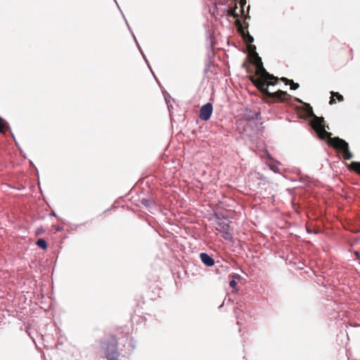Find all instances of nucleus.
Instances as JSON below:
<instances>
[{
  "label": "nucleus",
  "mask_w": 360,
  "mask_h": 360,
  "mask_svg": "<svg viewBox=\"0 0 360 360\" xmlns=\"http://www.w3.org/2000/svg\"><path fill=\"white\" fill-rule=\"evenodd\" d=\"M39 232H40L39 229L37 230V233H39Z\"/></svg>",
  "instance_id": "31"
},
{
  "label": "nucleus",
  "mask_w": 360,
  "mask_h": 360,
  "mask_svg": "<svg viewBox=\"0 0 360 360\" xmlns=\"http://www.w3.org/2000/svg\"><path fill=\"white\" fill-rule=\"evenodd\" d=\"M297 101H298V102H300V103H302V101H301L300 99L297 98Z\"/></svg>",
  "instance_id": "28"
},
{
  "label": "nucleus",
  "mask_w": 360,
  "mask_h": 360,
  "mask_svg": "<svg viewBox=\"0 0 360 360\" xmlns=\"http://www.w3.org/2000/svg\"><path fill=\"white\" fill-rule=\"evenodd\" d=\"M257 74L259 77V80L256 85L260 91L262 89V84L274 85L277 81V78L273 75L269 74L262 65L258 68Z\"/></svg>",
  "instance_id": "5"
},
{
  "label": "nucleus",
  "mask_w": 360,
  "mask_h": 360,
  "mask_svg": "<svg viewBox=\"0 0 360 360\" xmlns=\"http://www.w3.org/2000/svg\"><path fill=\"white\" fill-rule=\"evenodd\" d=\"M140 202L146 207H150L153 204V201L147 198H142Z\"/></svg>",
  "instance_id": "13"
},
{
  "label": "nucleus",
  "mask_w": 360,
  "mask_h": 360,
  "mask_svg": "<svg viewBox=\"0 0 360 360\" xmlns=\"http://www.w3.org/2000/svg\"><path fill=\"white\" fill-rule=\"evenodd\" d=\"M281 80L285 82L286 84H290V89L292 90H295L299 88L300 85L298 83H295L293 82V80L288 79L285 77H282Z\"/></svg>",
  "instance_id": "10"
},
{
  "label": "nucleus",
  "mask_w": 360,
  "mask_h": 360,
  "mask_svg": "<svg viewBox=\"0 0 360 360\" xmlns=\"http://www.w3.org/2000/svg\"><path fill=\"white\" fill-rule=\"evenodd\" d=\"M350 169L356 171L360 174V162H352L350 164Z\"/></svg>",
  "instance_id": "12"
},
{
  "label": "nucleus",
  "mask_w": 360,
  "mask_h": 360,
  "mask_svg": "<svg viewBox=\"0 0 360 360\" xmlns=\"http://www.w3.org/2000/svg\"><path fill=\"white\" fill-rule=\"evenodd\" d=\"M131 34H132V37H133V38H134V41H135V42H136V46H137V47H138V49H139V51H140V52H141V53L142 54V56H143V57L144 60L146 61V56H145L144 53H143V51H142V50H141V46H139V43H138V41H137V40H136V37L134 36V33H133V32H131Z\"/></svg>",
  "instance_id": "15"
},
{
  "label": "nucleus",
  "mask_w": 360,
  "mask_h": 360,
  "mask_svg": "<svg viewBox=\"0 0 360 360\" xmlns=\"http://www.w3.org/2000/svg\"><path fill=\"white\" fill-rule=\"evenodd\" d=\"M8 123L6 122V121H5L4 119L0 117V132L1 133L5 132L4 127Z\"/></svg>",
  "instance_id": "14"
},
{
  "label": "nucleus",
  "mask_w": 360,
  "mask_h": 360,
  "mask_svg": "<svg viewBox=\"0 0 360 360\" xmlns=\"http://www.w3.org/2000/svg\"><path fill=\"white\" fill-rule=\"evenodd\" d=\"M115 4H116L117 7L118 8H120L119 5H118V4H117V1H115Z\"/></svg>",
  "instance_id": "26"
},
{
  "label": "nucleus",
  "mask_w": 360,
  "mask_h": 360,
  "mask_svg": "<svg viewBox=\"0 0 360 360\" xmlns=\"http://www.w3.org/2000/svg\"><path fill=\"white\" fill-rule=\"evenodd\" d=\"M200 258L202 262L207 266H212L214 264V259L206 252L200 253Z\"/></svg>",
  "instance_id": "8"
},
{
  "label": "nucleus",
  "mask_w": 360,
  "mask_h": 360,
  "mask_svg": "<svg viewBox=\"0 0 360 360\" xmlns=\"http://www.w3.org/2000/svg\"><path fill=\"white\" fill-rule=\"evenodd\" d=\"M268 86L269 85L267 84H262V89L261 92L265 96L276 99L279 101H285L289 99L290 95L286 91L278 90L272 93L269 91Z\"/></svg>",
  "instance_id": "6"
},
{
  "label": "nucleus",
  "mask_w": 360,
  "mask_h": 360,
  "mask_svg": "<svg viewBox=\"0 0 360 360\" xmlns=\"http://www.w3.org/2000/svg\"><path fill=\"white\" fill-rule=\"evenodd\" d=\"M236 281L235 279H232L231 281H230L229 282V285L232 288H234L236 285Z\"/></svg>",
  "instance_id": "18"
},
{
  "label": "nucleus",
  "mask_w": 360,
  "mask_h": 360,
  "mask_svg": "<svg viewBox=\"0 0 360 360\" xmlns=\"http://www.w3.org/2000/svg\"><path fill=\"white\" fill-rule=\"evenodd\" d=\"M146 62L148 63L147 60ZM147 65H148V67H150L149 63H147Z\"/></svg>",
  "instance_id": "30"
},
{
  "label": "nucleus",
  "mask_w": 360,
  "mask_h": 360,
  "mask_svg": "<svg viewBox=\"0 0 360 360\" xmlns=\"http://www.w3.org/2000/svg\"><path fill=\"white\" fill-rule=\"evenodd\" d=\"M62 229H63L62 227L58 226V227L56 228V231H60L62 230Z\"/></svg>",
  "instance_id": "23"
},
{
  "label": "nucleus",
  "mask_w": 360,
  "mask_h": 360,
  "mask_svg": "<svg viewBox=\"0 0 360 360\" xmlns=\"http://www.w3.org/2000/svg\"><path fill=\"white\" fill-rule=\"evenodd\" d=\"M233 279H235V278H240V275H238V274H234V275L233 276Z\"/></svg>",
  "instance_id": "21"
},
{
  "label": "nucleus",
  "mask_w": 360,
  "mask_h": 360,
  "mask_svg": "<svg viewBox=\"0 0 360 360\" xmlns=\"http://www.w3.org/2000/svg\"><path fill=\"white\" fill-rule=\"evenodd\" d=\"M51 215L53 216V217H56V213L54 212H51Z\"/></svg>",
  "instance_id": "25"
},
{
  "label": "nucleus",
  "mask_w": 360,
  "mask_h": 360,
  "mask_svg": "<svg viewBox=\"0 0 360 360\" xmlns=\"http://www.w3.org/2000/svg\"><path fill=\"white\" fill-rule=\"evenodd\" d=\"M131 34H132V37H133V38H134V41H135V42H136V46H137V47H138V49H139V51H140V52H141V53L142 54V56H143V57L144 60L146 61V56H145L144 53H143V51H142V50H141V46H139V43H138V41H137V40H136V37L134 36V33H133V32H131Z\"/></svg>",
  "instance_id": "16"
},
{
  "label": "nucleus",
  "mask_w": 360,
  "mask_h": 360,
  "mask_svg": "<svg viewBox=\"0 0 360 360\" xmlns=\"http://www.w3.org/2000/svg\"><path fill=\"white\" fill-rule=\"evenodd\" d=\"M311 125L320 139H327L330 146L342 153L345 160H349L353 158V154L349 150L348 143L339 137L332 138L331 133L326 131L323 117L315 116L314 120L311 122Z\"/></svg>",
  "instance_id": "1"
},
{
  "label": "nucleus",
  "mask_w": 360,
  "mask_h": 360,
  "mask_svg": "<svg viewBox=\"0 0 360 360\" xmlns=\"http://www.w3.org/2000/svg\"><path fill=\"white\" fill-rule=\"evenodd\" d=\"M36 244L39 248H41L44 250H46L48 248L47 243L44 238H39L37 240Z\"/></svg>",
  "instance_id": "11"
},
{
  "label": "nucleus",
  "mask_w": 360,
  "mask_h": 360,
  "mask_svg": "<svg viewBox=\"0 0 360 360\" xmlns=\"http://www.w3.org/2000/svg\"><path fill=\"white\" fill-rule=\"evenodd\" d=\"M231 223V221L227 217L218 218L217 221L218 227L216 228V230L219 231L221 234V237L227 241H231L233 240Z\"/></svg>",
  "instance_id": "4"
},
{
  "label": "nucleus",
  "mask_w": 360,
  "mask_h": 360,
  "mask_svg": "<svg viewBox=\"0 0 360 360\" xmlns=\"http://www.w3.org/2000/svg\"><path fill=\"white\" fill-rule=\"evenodd\" d=\"M101 347L107 360H119L120 352L117 348V340L112 336L101 342Z\"/></svg>",
  "instance_id": "3"
},
{
  "label": "nucleus",
  "mask_w": 360,
  "mask_h": 360,
  "mask_svg": "<svg viewBox=\"0 0 360 360\" xmlns=\"http://www.w3.org/2000/svg\"><path fill=\"white\" fill-rule=\"evenodd\" d=\"M126 24H128V22H126ZM127 26H128V28H129V31H130V32H131H131H132V31L131 30V29H130V27H129V25H127Z\"/></svg>",
  "instance_id": "27"
},
{
  "label": "nucleus",
  "mask_w": 360,
  "mask_h": 360,
  "mask_svg": "<svg viewBox=\"0 0 360 360\" xmlns=\"http://www.w3.org/2000/svg\"><path fill=\"white\" fill-rule=\"evenodd\" d=\"M309 111H310V112H311V114H313V110H312L311 107H310V106L309 105Z\"/></svg>",
  "instance_id": "24"
},
{
  "label": "nucleus",
  "mask_w": 360,
  "mask_h": 360,
  "mask_svg": "<svg viewBox=\"0 0 360 360\" xmlns=\"http://www.w3.org/2000/svg\"><path fill=\"white\" fill-rule=\"evenodd\" d=\"M253 40H254V39H253V37H251V36H249V37H248V39L247 40V42H248V43H252V42L253 41Z\"/></svg>",
  "instance_id": "19"
},
{
  "label": "nucleus",
  "mask_w": 360,
  "mask_h": 360,
  "mask_svg": "<svg viewBox=\"0 0 360 360\" xmlns=\"http://www.w3.org/2000/svg\"><path fill=\"white\" fill-rule=\"evenodd\" d=\"M146 62L148 63L147 60ZM147 65H148V67H150L149 63H147Z\"/></svg>",
  "instance_id": "29"
},
{
  "label": "nucleus",
  "mask_w": 360,
  "mask_h": 360,
  "mask_svg": "<svg viewBox=\"0 0 360 360\" xmlns=\"http://www.w3.org/2000/svg\"><path fill=\"white\" fill-rule=\"evenodd\" d=\"M265 153H266V156H267L268 159H269V160H272V157H271V155L269 154V153L267 150H266V152H265Z\"/></svg>",
  "instance_id": "20"
},
{
  "label": "nucleus",
  "mask_w": 360,
  "mask_h": 360,
  "mask_svg": "<svg viewBox=\"0 0 360 360\" xmlns=\"http://www.w3.org/2000/svg\"><path fill=\"white\" fill-rule=\"evenodd\" d=\"M39 232H40L39 229L37 230V233H39Z\"/></svg>",
  "instance_id": "32"
},
{
  "label": "nucleus",
  "mask_w": 360,
  "mask_h": 360,
  "mask_svg": "<svg viewBox=\"0 0 360 360\" xmlns=\"http://www.w3.org/2000/svg\"><path fill=\"white\" fill-rule=\"evenodd\" d=\"M330 94H331L332 97L330 98V104L332 105L335 103V100L333 98L334 96H336V98L338 99L339 101H343V96L340 93L331 91Z\"/></svg>",
  "instance_id": "9"
},
{
  "label": "nucleus",
  "mask_w": 360,
  "mask_h": 360,
  "mask_svg": "<svg viewBox=\"0 0 360 360\" xmlns=\"http://www.w3.org/2000/svg\"><path fill=\"white\" fill-rule=\"evenodd\" d=\"M269 167H270L271 170H272L274 172H275V173L279 172V168L278 166H276L275 165H271Z\"/></svg>",
  "instance_id": "17"
},
{
  "label": "nucleus",
  "mask_w": 360,
  "mask_h": 360,
  "mask_svg": "<svg viewBox=\"0 0 360 360\" xmlns=\"http://www.w3.org/2000/svg\"><path fill=\"white\" fill-rule=\"evenodd\" d=\"M228 1H214L212 11V15L215 18L219 17H233L237 19L240 14L245 16V6L247 1H238L240 4V8L237 6L235 7L230 6L227 4Z\"/></svg>",
  "instance_id": "2"
},
{
  "label": "nucleus",
  "mask_w": 360,
  "mask_h": 360,
  "mask_svg": "<svg viewBox=\"0 0 360 360\" xmlns=\"http://www.w3.org/2000/svg\"><path fill=\"white\" fill-rule=\"evenodd\" d=\"M255 176L257 179H262V176H260V174H255Z\"/></svg>",
  "instance_id": "22"
},
{
  "label": "nucleus",
  "mask_w": 360,
  "mask_h": 360,
  "mask_svg": "<svg viewBox=\"0 0 360 360\" xmlns=\"http://www.w3.org/2000/svg\"><path fill=\"white\" fill-rule=\"evenodd\" d=\"M213 111V106L211 103H207L203 105L200 109L199 117L202 121H207L210 120Z\"/></svg>",
  "instance_id": "7"
}]
</instances>
